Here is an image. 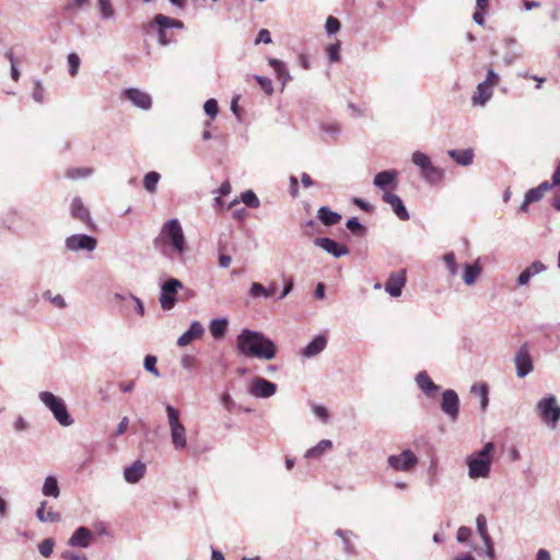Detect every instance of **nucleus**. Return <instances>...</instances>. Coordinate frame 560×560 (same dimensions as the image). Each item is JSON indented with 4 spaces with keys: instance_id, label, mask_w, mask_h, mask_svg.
<instances>
[{
    "instance_id": "nucleus-28",
    "label": "nucleus",
    "mask_w": 560,
    "mask_h": 560,
    "mask_svg": "<svg viewBox=\"0 0 560 560\" xmlns=\"http://www.w3.org/2000/svg\"><path fill=\"white\" fill-rule=\"evenodd\" d=\"M318 219L327 226L337 224L341 220V215L331 211L328 207H322L318 210Z\"/></svg>"
},
{
    "instance_id": "nucleus-56",
    "label": "nucleus",
    "mask_w": 560,
    "mask_h": 560,
    "mask_svg": "<svg viewBox=\"0 0 560 560\" xmlns=\"http://www.w3.org/2000/svg\"><path fill=\"white\" fill-rule=\"evenodd\" d=\"M44 296L49 299L57 307L62 308V307L66 306V302H65L63 298L60 294L51 296L50 295V291H46L44 293Z\"/></svg>"
},
{
    "instance_id": "nucleus-6",
    "label": "nucleus",
    "mask_w": 560,
    "mask_h": 560,
    "mask_svg": "<svg viewBox=\"0 0 560 560\" xmlns=\"http://www.w3.org/2000/svg\"><path fill=\"white\" fill-rule=\"evenodd\" d=\"M166 412L174 447L176 450H183L186 447V429L179 421V412L171 405L166 406Z\"/></svg>"
},
{
    "instance_id": "nucleus-59",
    "label": "nucleus",
    "mask_w": 560,
    "mask_h": 560,
    "mask_svg": "<svg viewBox=\"0 0 560 560\" xmlns=\"http://www.w3.org/2000/svg\"><path fill=\"white\" fill-rule=\"evenodd\" d=\"M527 269L530 271L532 277L546 270V266L541 261H534Z\"/></svg>"
},
{
    "instance_id": "nucleus-58",
    "label": "nucleus",
    "mask_w": 560,
    "mask_h": 560,
    "mask_svg": "<svg viewBox=\"0 0 560 560\" xmlns=\"http://www.w3.org/2000/svg\"><path fill=\"white\" fill-rule=\"evenodd\" d=\"M231 192V185L230 183L226 180L224 183H222V185L220 186L219 188V194L220 196L215 198V202L221 206L222 205V200H221V197L222 196H226Z\"/></svg>"
},
{
    "instance_id": "nucleus-55",
    "label": "nucleus",
    "mask_w": 560,
    "mask_h": 560,
    "mask_svg": "<svg viewBox=\"0 0 560 560\" xmlns=\"http://www.w3.org/2000/svg\"><path fill=\"white\" fill-rule=\"evenodd\" d=\"M89 2L90 0H68V2L65 5V10L72 11L74 9L84 7Z\"/></svg>"
},
{
    "instance_id": "nucleus-62",
    "label": "nucleus",
    "mask_w": 560,
    "mask_h": 560,
    "mask_svg": "<svg viewBox=\"0 0 560 560\" xmlns=\"http://www.w3.org/2000/svg\"><path fill=\"white\" fill-rule=\"evenodd\" d=\"M530 278H532L530 271L526 268L518 276L517 282L520 285H525L528 283Z\"/></svg>"
},
{
    "instance_id": "nucleus-35",
    "label": "nucleus",
    "mask_w": 560,
    "mask_h": 560,
    "mask_svg": "<svg viewBox=\"0 0 560 560\" xmlns=\"http://www.w3.org/2000/svg\"><path fill=\"white\" fill-rule=\"evenodd\" d=\"M481 272L478 262L465 266L464 282L468 285L472 284Z\"/></svg>"
},
{
    "instance_id": "nucleus-42",
    "label": "nucleus",
    "mask_w": 560,
    "mask_h": 560,
    "mask_svg": "<svg viewBox=\"0 0 560 560\" xmlns=\"http://www.w3.org/2000/svg\"><path fill=\"white\" fill-rule=\"evenodd\" d=\"M69 73L71 77H75L80 67V58L77 54L71 52L68 55Z\"/></svg>"
},
{
    "instance_id": "nucleus-17",
    "label": "nucleus",
    "mask_w": 560,
    "mask_h": 560,
    "mask_svg": "<svg viewBox=\"0 0 560 560\" xmlns=\"http://www.w3.org/2000/svg\"><path fill=\"white\" fill-rule=\"evenodd\" d=\"M383 201L392 206L393 211L400 220L406 221L409 219V213L406 210L402 200L397 195L390 191H385L383 194Z\"/></svg>"
},
{
    "instance_id": "nucleus-26",
    "label": "nucleus",
    "mask_w": 560,
    "mask_h": 560,
    "mask_svg": "<svg viewBox=\"0 0 560 560\" xmlns=\"http://www.w3.org/2000/svg\"><path fill=\"white\" fill-rule=\"evenodd\" d=\"M327 345V339L324 336H317L311 341L303 350V354L307 358L314 357L322 352Z\"/></svg>"
},
{
    "instance_id": "nucleus-47",
    "label": "nucleus",
    "mask_w": 560,
    "mask_h": 560,
    "mask_svg": "<svg viewBox=\"0 0 560 560\" xmlns=\"http://www.w3.org/2000/svg\"><path fill=\"white\" fill-rule=\"evenodd\" d=\"M203 109L207 115L214 117L219 112L218 102L214 98L206 101Z\"/></svg>"
},
{
    "instance_id": "nucleus-60",
    "label": "nucleus",
    "mask_w": 560,
    "mask_h": 560,
    "mask_svg": "<svg viewBox=\"0 0 560 560\" xmlns=\"http://www.w3.org/2000/svg\"><path fill=\"white\" fill-rule=\"evenodd\" d=\"M313 411L322 421H327L329 413L324 406H314Z\"/></svg>"
},
{
    "instance_id": "nucleus-32",
    "label": "nucleus",
    "mask_w": 560,
    "mask_h": 560,
    "mask_svg": "<svg viewBox=\"0 0 560 560\" xmlns=\"http://www.w3.org/2000/svg\"><path fill=\"white\" fill-rule=\"evenodd\" d=\"M269 65L273 68L279 80L284 84L288 80H290V74L284 66V63L276 58L269 59Z\"/></svg>"
},
{
    "instance_id": "nucleus-3",
    "label": "nucleus",
    "mask_w": 560,
    "mask_h": 560,
    "mask_svg": "<svg viewBox=\"0 0 560 560\" xmlns=\"http://www.w3.org/2000/svg\"><path fill=\"white\" fill-rule=\"evenodd\" d=\"M493 447V443L488 442L480 452L467 458L470 478H485L489 475Z\"/></svg>"
},
{
    "instance_id": "nucleus-14",
    "label": "nucleus",
    "mask_w": 560,
    "mask_h": 560,
    "mask_svg": "<svg viewBox=\"0 0 560 560\" xmlns=\"http://www.w3.org/2000/svg\"><path fill=\"white\" fill-rule=\"evenodd\" d=\"M458 405L459 399L454 390L447 389L443 393L441 404L442 410L446 415H448L453 420H455L458 416Z\"/></svg>"
},
{
    "instance_id": "nucleus-9",
    "label": "nucleus",
    "mask_w": 560,
    "mask_h": 560,
    "mask_svg": "<svg viewBox=\"0 0 560 560\" xmlns=\"http://www.w3.org/2000/svg\"><path fill=\"white\" fill-rule=\"evenodd\" d=\"M387 462L394 470L410 471L417 466L418 457L410 450H406L399 455H390Z\"/></svg>"
},
{
    "instance_id": "nucleus-48",
    "label": "nucleus",
    "mask_w": 560,
    "mask_h": 560,
    "mask_svg": "<svg viewBox=\"0 0 560 560\" xmlns=\"http://www.w3.org/2000/svg\"><path fill=\"white\" fill-rule=\"evenodd\" d=\"M250 295L253 298H259V296L268 298V293H267L266 288L262 284L258 283V282H253L252 283Z\"/></svg>"
},
{
    "instance_id": "nucleus-20",
    "label": "nucleus",
    "mask_w": 560,
    "mask_h": 560,
    "mask_svg": "<svg viewBox=\"0 0 560 560\" xmlns=\"http://www.w3.org/2000/svg\"><path fill=\"white\" fill-rule=\"evenodd\" d=\"M71 215L85 223L88 226H92L89 209L84 206L80 198H74L71 203Z\"/></svg>"
},
{
    "instance_id": "nucleus-10",
    "label": "nucleus",
    "mask_w": 560,
    "mask_h": 560,
    "mask_svg": "<svg viewBox=\"0 0 560 560\" xmlns=\"http://www.w3.org/2000/svg\"><path fill=\"white\" fill-rule=\"evenodd\" d=\"M406 284V271L399 270L392 272L385 283L386 292L393 296L398 298L401 294V290Z\"/></svg>"
},
{
    "instance_id": "nucleus-61",
    "label": "nucleus",
    "mask_w": 560,
    "mask_h": 560,
    "mask_svg": "<svg viewBox=\"0 0 560 560\" xmlns=\"http://www.w3.org/2000/svg\"><path fill=\"white\" fill-rule=\"evenodd\" d=\"M265 43L270 44L271 43V35L268 30H260L256 39V43Z\"/></svg>"
},
{
    "instance_id": "nucleus-19",
    "label": "nucleus",
    "mask_w": 560,
    "mask_h": 560,
    "mask_svg": "<svg viewBox=\"0 0 560 560\" xmlns=\"http://www.w3.org/2000/svg\"><path fill=\"white\" fill-rule=\"evenodd\" d=\"M203 334V327L199 322H194L189 329L184 332L178 339L177 345L179 347H185L191 343L194 340L199 339Z\"/></svg>"
},
{
    "instance_id": "nucleus-46",
    "label": "nucleus",
    "mask_w": 560,
    "mask_h": 560,
    "mask_svg": "<svg viewBox=\"0 0 560 560\" xmlns=\"http://www.w3.org/2000/svg\"><path fill=\"white\" fill-rule=\"evenodd\" d=\"M97 1H98V7H100L103 18L108 19V18L113 16L114 9H113L110 0H97Z\"/></svg>"
},
{
    "instance_id": "nucleus-16",
    "label": "nucleus",
    "mask_w": 560,
    "mask_h": 560,
    "mask_svg": "<svg viewBox=\"0 0 560 560\" xmlns=\"http://www.w3.org/2000/svg\"><path fill=\"white\" fill-rule=\"evenodd\" d=\"M551 187L552 185H550L548 182H544L538 187L529 189L526 192L525 199L520 207L521 211L526 212L528 210V206L540 200Z\"/></svg>"
},
{
    "instance_id": "nucleus-37",
    "label": "nucleus",
    "mask_w": 560,
    "mask_h": 560,
    "mask_svg": "<svg viewBox=\"0 0 560 560\" xmlns=\"http://www.w3.org/2000/svg\"><path fill=\"white\" fill-rule=\"evenodd\" d=\"M160 180V174L156 172H149L143 178V186L149 192H155L156 185Z\"/></svg>"
},
{
    "instance_id": "nucleus-53",
    "label": "nucleus",
    "mask_w": 560,
    "mask_h": 560,
    "mask_svg": "<svg viewBox=\"0 0 560 560\" xmlns=\"http://www.w3.org/2000/svg\"><path fill=\"white\" fill-rule=\"evenodd\" d=\"M91 174L90 168H71L67 172V176L74 179L83 176H88Z\"/></svg>"
},
{
    "instance_id": "nucleus-40",
    "label": "nucleus",
    "mask_w": 560,
    "mask_h": 560,
    "mask_svg": "<svg viewBox=\"0 0 560 560\" xmlns=\"http://www.w3.org/2000/svg\"><path fill=\"white\" fill-rule=\"evenodd\" d=\"M330 62H338L340 60V42L337 40L334 44H329L326 48Z\"/></svg>"
},
{
    "instance_id": "nucleus-39",
    "label": "nucleus",
    "mask_w": 560,
    "mask_h": 560,
    "mask_svg": "<svg viewBox=\"0 0 560 560\" xmlns=\"http://www.w3.org/2000/svg\"><path fill=\"white\" fill-rule=\"evenodd\" d=\"M241 200L250 208H258L260 202L253 190H247L241 195Z\"/></svg>"
},
{
    "instance_id": "nucleus-7",
    "label": "nucleus",
    "mask_w": 560,
    "mask_h": 560,
    "mask_svg": "<svg viewBox=\"0 0 560 560\" xmlns=\"http://www.w3.org/2000/svg\"><path fill=\"white\" fill-rule=\"evenodd\" d=\"M183 289V283L177 279L166 280L161 288L160 303L163 310L170 311L175 306L176 294Z\"/></svg>"
},
{
    "instance_id": "nucleus-4",
    "label": "nucleus",
    "mask_w": 560,
    "mask_h": 560,
    "mask_svg": "<svg viewBox=\"0 0 560 560\" xmlns=\"http://www.w3.org/2000/svg\"><path fill=\"white\" fill-rule=\"evenodd\" d=\"M39 397L40 400L45 404V406H47L51 410L54 417L61 425L68 427L72 424L73 420L70 417L65 405V401L61 398L56 397L50 392H42Z\"/></svg>"
},
{
    "instance_id": "nucleus-18",
    "label": "nucleus",
    "mask_w": 560,
    "mask_h": 560,
    "mask_svg": "<svg viewBox=\"0 0 560 560\" xmlns=\"http://www.w3.org/2000/svg\"><path fill=\"white\" fill-rule=\"evenodd\" d=\"M124 94L132 104L142 109H149L152 105L150 95L138 89H127Z\"/></svg>"
},
{
    "instance_id": "nucleus-29",
    "label": "nucleus",
    "mask_w": 560,
    "mask_h": 560,
    "mask_svg": "<svg viewBox=\"0 0 560 560\" xmlns=\"http://www.w3.org/2000/svg\"><path fill=\"white\" fill-rule=\"evenodd\" d=\"M46 501H43L40 503V506L38 508L36 512V516L40 522H58L60 521V514L57 512H54L51 509L49 511H46Z\"/></svg>"
},
{
    "instance_id": "nucleus-15",
    "label": "nucleus",
    "mask_w": 560,
    "mask_h": 560,
    "mask_svg": "<svg viewBox=\"0 0 560 560\" xmlns=\"http://www.w3.org/2000/svg\"><path fill=\"white\" fill-rule=\"evenodd\" d=\"M315 245L323 248L327 253L334 255L335 257H341L349 253V249L347 246L337 243L334 240H330L328 237H317L314 241Z\"/></svg>"
},
{
    "instance_id": "nucleus-12",
    "label": "nucleus",
    "mask_w": 560,
    "mask_h": 560,
    "mask_svg": "<svg viewBox=\"0 0 560 560\" xmlns=\"http://www.w3.org/2000/svg\"><path fill=\"white\" fill-rule=\"evenodd\" d=\"M276 389H277L276 384H273L262 377H255L252 381L249 392L255 397L268 398V397H271L276 393Z\"/></svg>"
},
{
    "instance_id": "nucleus-51",
    "label": "nucleus",
    "mask_w": 560,
    "mask_h": 560,
    "mask_svg": "<svg viewBox=\"0 0 560 560\" xmlns=\"http://www.w3.org/2000/svg\"><path fill=\"white\" fill-rule=\"evenodd\" d=\"M156 358L153 355H147L144 359V368L153 375L159 376L160 373L156 369Z\"/></svg>"
},
{
    "instance_id": "nucleus-30",
    "label": "nucleus",
    "mask_w": 560,
    "mask_h": 560,
    "mask_svg": "<svg viewBox=\"0 0 560 560\" xmlns=\"http://www.w3.org/2000/svg\"><path fill=\"white\" fill-rule=\"evenodd\" d=\"M229 322L225 318L213 319L210 324V332L215 339L223 338L226 334Z\"/></svg>"
},
{
    "instance_id": "nucleus-38",
    "label": "nucleus",
    "mask_w": 560,
    "mask_h": 560,
    "mask_svg": "<svg viewBox=\"0 0 560 560\" xmlns=\"http://www.w3.org/2000/svg\"><path fill=\"white\" fill-rule=\"evenodd\" d=\"M412 162L421 170V173L432 163L430 158L420 151L412 154Z\"/></svg>"
},
{
    "instance_id": "nucleus-11",
    "label": "nucleus",
    "mask_w": 560,
    "mask_h": 560,
    "mask_svg": "<svg viewBox=\"0 0 560 560\" xmlns=\"http://www.w3.org/2000/svg\"><path fill=\"white\" fill-rule=\"evenodd\" d=\"M515 365L518 377H524L533 370V361L526 343L517 351L515 355Z\"/></svg>"
},
{
    "instance_id": "nucleus-49",
    "label": "nucleus",
    "mask_w": 560,
    "mask_h": 560,
    "mask_svg": "<svg viewBox=\"0 0 560 560\" xmlns=\"http://www.w3.org/2000/svg\"><path fill=\"white\" fill-rule=\"evenodd\" d=\"M347 228L354 234H362L364 232V226L358 221L357 218H352L348 220Z\"/></svg>"
},
{
    "instance_id": "nucleus-31",
    "label": "nucleus",
    "mask_w": 560,
    "mask_h": 560,
    "mask_svg": "<svg viewBox=\"0 0 560 560\" xmlns=\"http://www.w3.org/2000/svg\"><path fill=\"white\" fill-rule=\"evenodd\" d=\"M471 393L480 398L481 409L485 411L487 409V407H488V404H489V397H488L489 388H488V385L485 384V383H482V384H475L471 387Z\"/></svg>"
},
{
    "instance_id": "nucleus-41",
    "label": "nucleus",
    "mask_w": 560,
    "mask_h": 560,
    "mask_svg": "<svg viewBox=\"0 0 560 560\" xmlns=\"http://www.w3.org/2000/svg\"><path fill=\"white\" fill-rule=\"evenodd\" d=\"M477 529H478L479 535L486 541V544H489L490 538H489L488 530H487V521H486V517L481 514L478 515V517H477Z\"/></svg>"
},
{
    "instance_id": "nucleus-44",
    "label": "nucleus",
    "mask_w": 560,
    "mask_h": 560,
    "mask_svg": "<svg viewBox=\"0 0 560 560\" xmlns=\"http://www.w3.org/2000/svg\"><path fill=\"white\" fill-rule=\"evenodd\" d=\"M54 545L55 544L52 539H44L38 546L40 555L45 558H48L52 553Z\"/></svg>"
},
{
    "instance_id": "nucleus-64",
    "label": "nucleus",
    "mask_w": 560,
    "mask_h": 560,
    "mask_svg": "<svg viewBox=\"0 0 560 560\" xmlns=\"http://www.w3.org/2000/svg\"><path fill=\"white\" fill-rule=\"evenodd\" d=\"M128 424H129V419L127 417H124L117 427L116 435L124 434L128 428Z\"/></svg>"
},
{
    "instance_id": "nucleus-34",
    "label": "nucleus",
    "mask_w": 560,
    "mask_h": 560,
    "mask_svg": "<svg viewBox=\"0 0 560 560\" xmlns=\"http://www.w3.org/2000/svg\"><path fill=\"white\" fill-rule=\"evenodd\" d=\"M331 447H332V443L330 440H322L317 445L310 448L306 452L305 456L308 458H316V457L320 456L323 453H325L326 451L331 450Z\"/></svg>"
},
{
    "instance_id": "nucleus-63",
    "label": "nucleus",
    "mask_w": 560,
    "mask_h": 560,
    "mask_svg": "<svg viewBox=\"0 0 560 560\" xmlns=\"http://www.w3.org/2000/svg\"><path fill=\"white\" fill-rule=\"evenodd\" d=\"M290 194L292 195V197H298L299 195V183L296 177L294 176H291L290 178Z\"/></svg>"
},
{
    "instance_id": "nucleus-8",
    "label": "nucleus",
    "mask_w": 560,
    "mask_h": 560,
    "mask_svg": "<svg viewBox=\"0 0 560 560\" xmlns=\"http://www.w3.org/2000/svg\"><path fill=\"white\" fill-rule=\"evenodd\" d=\"M153 22L159 27V30H158L159 31V43L161 45H167L171 42H173V39H174L173 36L167 35V28H171V27H176L179 30L184 28V23L182 21L165 16L163 14H156L154 16Z\"/></svg>"
},
{
    "instance_id": "nucleus-2",
    "label": "nucleus",
    "mask_w": 560,
    "mask_h": 560,
    "mask_svg": "<svg viewBox=\"0 0 560 560\" xmlns=\"http://www.w3.org/2000/svg\"><path fill=\"white\" fill-rule=\"evenodd\" d=\"M154 245L156 247L171 245L178 254L185 252V236L177 219H171L163 224L160 235L154 240Z\"/></svg>"
},
{
    "instance_id": "nucleus-25",
    "label": "nucleus",
    "mask_w": 560,
    "mask_h": 560,
    "mask_svg": "<svg viewBox=\"0 0 560 560\" xmlns=\"http://www.w3.org/2000/svg\"><path fill=\"white\" fill-rule=\"evenodd\" d=\"M418 386L428 395L433 396L439 387L433 383L427 372H420L416 377Z\"/></svg>"
},
{
    "instance_id": "nucleus-52",
    "label": "nucleus",
    "mask_w": 560,
    "mask_h": 560,
    "mask_svg": "<svg viewBox=\"0 0 560 560\" xmlns=\"http://www.w3.org/2000/svg\"><path fill=\"white\" fill-rule=\"evenodd\" d=\"M500 82V77L493 71V69L489 68L487 73V79L483 83L488 84L492 89L497 86Z\"/></svg>"
},
{
    "instance_id": "nucleus-57",
    "label": "nucleus",
    "mask_w": 560,
    "mask_h": 560,
    "mask_svg": "<svg viewBox=\"0 0 560 560\" xmlns=\"http://www.w3.org/2000/svg\"><path fill=\"white\" fill-rule=\"evenodd\" d=\"M7 58L10 60L11 62V77L12 79L18 82L19 79H20V72L19 70L16 69L15 67V63H14V56H13V52L12 51H8L7 52Z\"/></svg>"
},
{
    "instance_id": "nucleus-23",
    "label": "nucleus",
    "mask_w": 560,
    "mask_h": 560,
    "mask_svg": "<svg viewBox=\"0 0 560 560\" xmlns=\"http://www.w3.org/2000/svg\"><path fill=\"white\" fill-rule=\"evenodd\" d=\"M493 91L492 88L488 84L481 82L478 84L472 97L471 102L474 105H485L491 97H492Z\"/></svg>"
},
{
    "instance_id": "nucleus-43",
    "label": "nucleus",
    "mask_w": 560,
    "mask_h": 560,
    "mask_svg": "<svg viewBox=\"0 0 560 560\" xmlns=\"http://www.w3.org/2000/svg\"><path fill=\"white\" fill-rule=\"evenodd\" d=\"M443 260H444V262H445V265H446L451 276H453V277L456 276V273H457V264H456V260H455L454 253L451 252V253L445 254L444 257H443Z\"/></svg>"
},
{
    "instance_id": "nucleus-24",
    "label": "nucleus",
    "mask_w": 560,
    "mask_h": 560,
    "mask_svg": "<svg viewBox=\"0 0 560 560\" xmlns=\"http://www.w3.org/2000/svg\"><path fill=\"white\" fill-rule=\"evenodd\" d=\"M398 176L397 171L389 170V171H383L378 173L374 178V185L385 191L387 186L396 182V178Z\"/></svg>"
},
{
    "instance_id": "nucleus-36",
    "label": "nucleus",
    "mask_w": 560,
    "mask_h": 560,
    "mask_svg": "<svg viewBox=\"0 0 560 560\" xmlns=\"http://www.w3.org/2000/svg\"><path fill=\"white\" fill-rule=\"evenodd\" d=\"M43 493L47 497L57 498L60 493L56 478L49 476L45 479Z\"/></svg>"
},
{
    "instance_id": "nucleus-22",
    "label": "nucleus",
    "mask_w": 560,
    "mask_h": 560,
    "mask_svg": "<svg viewBox=\"0 0 560 560\" xmlns=\"http://www.w3.org/2000/svg\"><path fill=\"white\" fill-rule=\"evenodd\" d=\"M145 472V465L140 460L135 462L130 467L124 471V477L129 483L138 482Z\"/></svg>"
},
{
    "instance_id": "nucleus-27",
    "label": "nucleus",
    "mask_w": 560,
    "mask_h": 560,
    "mask_svg": "<svg viewBox=\"0 0 560 560\" xmlns=\"http://www.w3.org/2000/svg\"><path fill=\"white\" fill-rule=\"evenodd\" d=\"M448 155L460 165H469L472 162L474 152L467 150H450Z\"/></svg>"
},
{
    "instance_id": "nucleus-54",
    "label": "nucleus",
    "mask_w": 560,
    "mask_h": 560,
    "mask_svg": "<svg viewBox=\"0 0 560 560\" xmlns=\"http://www.w3.org/2000/svg\"><path fill=\"white\" fill-rule=\"evenodd\" d=\"M470 536H471V529L470 528L465 527V526H462V527L458 528L456 537H457V540L459 542L468 541Z\"/></svg>"
},
{
    "instance_id": "nucleus-21",
    "label": "nucleus",
    "mask_w": 560,
    "mask_h": 560,
    "mask_svg": "<svg viewBox=\"0 0 560 560\" xmlns=\"http://www.w3.org/2000/svg\"><path fill=\"white\" fill-rule=\"evenodd\" d=\"M91 539V530L86 527H79L69 539V544L73 547L86 548L90 545Z\"/></svg>"
},
{
    "instance_id": "nucleus-13",
    "label": "nucleus",
    "mask_w": 560,
    "mask_h": 560,
    "mask_svg": "<svg viewBox=\"0 0 560 560\" xmlns=\"http://www.w3.org/2000/svg\"><path fill=\"white\" fill-rule=\"evenodd\" d=\"M66 245L70 250H94L96 247V240L92 236L84 234H75L67 238Z\"/></svg>"
},
{
    "instance_id": "nucleus-50",
    "label": "nucleus",
    "mask_w": 560,
    "mask_h": 560,
    "mask_svg": "<svg viewBox=\"0 0 560 560\" xmlns=\"http://www.w3.org/2000/svg\"><path fill=\"white\" fill-rule=\"evenodd\" d=\"M326 31L328 34H335L340 30V22L334 16H329L326 21Z\"/></svg>"
},
{
    "instance_id": "nucleus-5",
    "label": "nucleus",
    "mask_w": 560,
    "mask_h": 560,
    "mask_svg": "<svg viewBox=\"0 0 560 560\" xmlns=\"http://www.w3.org/2000/svg\"><path fill=\"white\" fill-rule=\"evenodd\" d=\"M537 411L541 420L551 429H556L560 420V406L555 396L542 398L537 404Z\"/></svg>"
},
{
    "instance_id": "nucleus-33",
    "label": "nucleus",
    "mask_w": 560,
    "mask_h": 560,
    "mask_svg": "<svg viewBox=\"0 0 560 560\" xmlns=\"http://www.w3.org/2000/svg\"><path fill=\"white\" fill-rule=\"evenodd\" d=\"M422 176L431 184H438L443 178V171L432 163L430 166L422 172Z\"/></svg>"
},
{
    "instance_id": "nucleus-1",
    "label": "nucleus",
    "mask_w": 560,
    "mask_h": 560,
    "mask_svg": "<svg viewBox=\"0 0 560 560\" xmlns=\"http://www.w3.org/2000/svg\"><path fill=\"white\" fill-rule=\"evenodd\" d=\"M238 351L248 358L271 360L277 354L276 345L261 332L243 329L237 336Z\"/></svg>"
},
{
    "instance_id": "nucleus-45",
    "label": "nucleus",
    "mask_w": 560,
    "mask_h": 560,
    "mask_svg": "<svg viewBox=\"0 0 560 560\" xmlns=\"http://www.w3.org/2000/svg\"><path fill=\"white\" fill-rule=\"evenodd\" d=\"M255 80L257 81V83L264 90V92L266 94L271 95L273 93V86H272V82L270 79L260 77V75H256Z\"/></svg>"
}]
</instances>
